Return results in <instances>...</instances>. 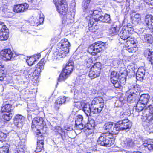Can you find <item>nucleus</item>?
Wrapping results in <instances>:
<instances>
[{
	"label": "nucleus",
	"mask_w": 153,
	"mask_h": 153,
	"mask_svg": "<svg viewBox=\"0 0 153 153\" xmlns=\"http://www.w3.org/2000/svg\"><path fill=\"white\" fill-rule=\"evenodd\" d=\"M70 43L66 39H62L57 44V47L61 50L56 51L53 53V56L56 59L64 58L69 51Z\"/></svg>",
	"instance_id": "7ed1b4c3"
},
{
	"label": "nucleus",
	"mask_w": 153,
	"mask_h": 153,
	"mask_svg": "<svg viewBox=\"0 0 153 153\" xmlns=\"http://www.w3.org/2000/svg\"><path fill=\"white\" fill-rule=\"evenodd\" d=\"M101 64L100 62H97L95 63L94 65L91 67V68L93 69L96 71H99L100 73L101 69Z\"/></svg>",
	"instance_id": "e433bc0d"
},
{
	"label": "nucleus",
	"mask_w": 153,
	"mask_h": 153,
	"mask_svg": "<svg viewBox=\"0 0 153 153\" xmlns=\"http://www.w3.org/2000/svg\"><path fill=\"white\" fill-rule=\"evenodd\" d=\"M137 43V40L133 38L127 41L125 45V48L129 52H135L137 49V45H136Z\"/></svg>",
	"instance_id": "9d476101"
},
{
	"label": "nucleus",
	"mask_w": 153,
	"mask_h": 153,
	"mask_svg": "<svg viewBox=\"0 0 153 153\" xmlns=\"http://www.w3.org/2000/svg\"><path fill=\"white\" fill-rule=\"evenodd\" d=\"M6 79V76L5 74H0V81H3Z\"/></svg>",
	"instance_id": "bf43d9fd"
},
{
	"label": "nucleus",
	"mask_w": 153,
	"mask_h": 153,
	"mask_svg": "<svg viewBox=\"0 0 153 153\" xmlns=\"http://www.w3.org/2000/svg\"><path fill=\"white\" fill-rule=\"evenodd\" d=\"M44 148V142L43 138L42 137V139L40 140L39 138L38 139V141L37 142V146L35 152H39L43 149Z\"/></svg>",
	"instance_id": "393cba45"
},
{
	"label": "nucleus",
	"mask_w": 153,
	"mask_h": 153,
	"mask_svg": "<svg viewBox=\"0 0 153 153\" xmlns=\"http://www.w3.org/2000/svg\"><path fill=\"white\" fill-rule=\"evenodd\" d=\"M51 126L52 130H53L56 134H59L61 136V138L63 139V136L65 135L63 130L59 126L53 127L52 125Z\"/></svg>",
	"instance_id": "b1692460"
},
{
	"label": "nucleus",
	"mask_w": 153,
	"mask_h": 153,
	"mask_svg": "<svg viewBox=\"0 0 153 153\" xmlns=\"http://www.w3.org/2000/svg\"><path fill=\"white\" fill-rule=\"evenodd\" d=\"M133 29L132 27L128 26L123 27L119 33V35L121 38L123 39H131L132 38L130 37L133 33Z\"/></svg>",
	"instance_id": "6e6552de"
},
{
	"label": "nucleus",
	"mask_w": 153,
	"mask_h": 153,
	"mask_svg": "<svg viewBox=\"0 0 153 153\" xmlns=\"http://www.w3.org/2000/svg\"><path fill=\"white\" fill-rule=\"evenodd\" d=\"M89 22L88 24V27H89V30L91 32H94L96 30L94 28V26L93 25V22L91 21V20H89Z\"/></svg>",
	"instance_id": "37998d69"
},
{
	"label": "nucleus",
	"mask_w": 153,
	"mask_h": 153,
	"mask_svg": "<svg viewBox=\"0 0 153 153\" xmlns=\"http://www.w3.org/2000/svg\"><path fill=\"white\" fill-rule=\"evenodd\" d=\"M66 102V97L64 96H62L59 97L56 100L55 104V106L56 109L57 110L59 109V107L62 104H64Z\"/></svg>",
	"instance_id": "6ab92c4d"
},
{
	"label": "nucleus",
	"mask_w": 153,
	"mask_h": 153,
	"mask_svg": "<svg viewBox=\"0 0 153 153\" xmlns=\"http://www.w3.org/2000/svg\"><path fill=\"white\" fill-rule=\"evenodd\" d=\"M126 75L123 73H121V75L119 76L118 81L119 80V82L121 85V87L122 84L124 85L125 83L126 80Z\"/></svg>",
	"instance_id": "2f4dec72"
},
{
	"label": "nucleus",
	"mask_w": 153,
	"mask_h": 153,
	"mask_svg": "<svg viewBox=\"0 0 153 153\" xmlns=\"http://www.w3.org/2000/svg\"><path fill=\"white\" fill-rule=\"evenodd\" d=\"M142 112V116L144 117L146 120L143 122V125L146 131L149 132L153 131V106L151 105H146Z\"/></svg>",
	"instance_id": "f03ea898"
},
{
	"label": "nucleus",
	"mask_w": 153,
	"mask_h": 153,
	"mask_svg": "<svg viewBox=\"0 0 153 153\" xmlns=\"http://www.w3.org/2000/svg\"><path fill=\"white\" fill-rule=\"evenodd\" d=\"M152 36L149 34L145 35L144 36V42H151L152 40Z\"/></svg>",
	"instance_id": "c03bdc74"
},
{
	"label": "nucleus",
	"mask_w": 153,
	"mask_h": 153,
	"mask_svg": "<svg viewBox=\"0 0 153 153\" xmlns=\"http://www.w3.org/2000/svg\"><path fill=\"white\" fill-rule=\"evenodd\" d=\"M104 15L101 9L96 10L93 12L92 17L93 19L95 21H100L101 17Z\"/></svg>",
	"instance_id": "f3484780"
},
{
	"label": "nucleus",
	"mask_w": 153,
	"mask_h": 153,
	"mask_svg": "<svg viewBox=\"0 0 153 153\" xmlns=\"http://www.w3.org/2000/svg\"><path fill=\"white\" fill-rule=\"evenodd\" d=\"M114 124L113 123L111 122L107 123L104 126V129L109 133H111Z\"/></svg>",
	"instance_id": "72a5a7b5"
},
{
	"label": "nucleus",
	"mask_w": 153,
	"mask_h": 153,
	"mask_svg": "<svg viewBox=\"0 0 153 153\" xmlns=\"http://www.w3.org/2000/svg\"><path fill=\"white\" fill-rule=\"evenodd\" d=\"M13 107L10 104H6L4 106L2 107L1 111L4 112L12 113L13 111Z\"/></svg>",
	"instance_id": "7c9ffc66"
},
{
	"label": "nucleus",
	"mask_w": 153,
	"mask_h": 153,
	"mask_svg": "<svg viewBox=\"0 0 153 153\" xmlns=\"http://www.w3.org/2000/svg\"><path fill=\"white\" fill-rule=\"evenodd\" d=\"M118 121L121 128V130L122 131L129 130L131 127L132 123L128 119H124Z\"/></svg>",
	"instance_id": "4468645a"
},
{
	"label": "nucleus",
	"mask_w": 153,
	"mask_h": 153,
	"mask_svg": "<svg viewBox=\"0 0 153 153\" xmlns=\"http://www.w3.org/2000/svg\"><path fill=\"white\" fill-rule=\"evenodd\" d=\"M83 117L82 115H79L76 117V120L75 121V125H79L80 124H82L83 123Z\"/></svg>",
	"instance_id": "4c0bfd02"
},
{
	"label": "nucleus",
	"mask_w": 153,
	"mask_h": 153,
	"mask_svg": "<svg viewBox=\"0 0 153 153\" xmlns=\"http://www.w3.org/2000/svg\"><path fill=\"white\" fill-rule=\"evenodd\" d=\"M22 119H24V117L23 116L21 115L18 114L15 116L14 121H16V120H19Z\"/></svg>",
	"instance_id": "864d4df0"
},
{
	"label": "nucleus",
	"mask_w": 153,
	"mask_h": 153,
	"mask_svg": "<svg viewBox=\"0 0 153 153\" xmlns=\"http://www.w3.org/2000/svg\"><path fill=\"white\" fill-rule=\"evenodd\" d=\"M139 93L134 91L128 95L127 97V101L131 103L137 102L139 99Z\"/></svg>",
	"instance_id": "dca6fc26"
},
{
	"label": "nucleus",
	"mask_w": 153,
	"mask_h": 153,
	"mask_svg": "<svg viewBox=\"0 0 153 153\" xmlns=\"http://www.w3.org/2000/svg\"><path fill=\"white\" fill-rule=\"evenodd\" d=\"M74 13L72 14L71 13H69L68 14L66 13L65 16H66L67 17L70 19V20H71L72 22H73L74 16Z\"/></svg>",
	"instance_id": "8fccbe9b"
},
{
	"label": "nucleus",
	"mask_w": 153,
	"mask_h": 153,
	"mask_svg": "<svg viewBox=\"0 0 153 153\" xmlns=\"http://www.w3.org/2000/svg\"><path fill=\"white\" fill-rule=\"evenodd\" d=\"M13 115L12 113L4 112L1 117V119H3L4 120L6 121H9L12 118Z\"/></svg>",
	"instance_id": "473e14b6"
},
{
	"label": "nucleus",
	"mask_w": 153,
	"mask_h": 153,
	"mask_svg": "<svg viewBox=\"0 0 153 153\" xmlns=\"http://www.w3.org/2000/svg\"><path fill=\"white\" fill-rule=\"evenodd\" d=\"M5 69V68L4 66H0V74H4L6 71Z\"/></svg>",
	"instance_id": "4d7b16f0"
},
{
	"label": "nucleus",
	"mask_w": 153,
	"mask_h": 153,
	"mask_svg": "<svg viewBox=\"0 0 153 153\" xmlns=\"http://www.w3.org/2000/svg\"><path fill=\"white\" fill-rule=\"evenodd\" d=\"M142 146L147 148L149 150H151L153 149V140L149 139L146 141V142L143 143Z\"/></svg>",
	"instance_id": "c85d7f7f"
},
{
	"label": "nucleus",
	"mask_w": 153,
	"mask_h": 153,
	"mask_svg": "<svg viewBox=\"0 0 153 153\" xmlns=\"http://www.w3.org/2000/svg\"><path fill=\"white\" fill-rule=\"evenodd\" d=\"M118 121L116 124L113 125L112 128L111 132L113 134H118L119 132L121 130L120 125Z\"/></svg>",
	"instance_id": "bb28decb"
},
{
	"label": "nucleus",
	"mask_w": 153,
	"mask_h": 153,
	"mask_svg": "<svg viewBox=\"0 0 153 153\" xmlns=\"http://www.w3.org/2000/svg\"><path fill=\"white\" fill-rule=\"evenodd\" d=\"M128 68L129 71V72H131L133 76L135 74L136 72L138 71L136 65L133 63L129 65L128 66Z\"/></svg>",
	"instance_id": "c756f323"
},
{
	"label": "nucleus",
	"mask_w": 153,
	"mask_h": 153,
	"mask_svg": "<svg viewBox=\"0 0 153 153\" xmlns=\"http://www.w3.org/2000/svg\"><path fill=\"white\" fill-rule=\"evenodd\" d=\"M7 28L4 23L0 21V31L2 29H5Z\"/></svg>",
	"instance_id": "6e6d98bb"
},
{
	"label": "nucleus",
	"mask_w": 153,
	"mask_h": 153,
	"mask_svg": "<svg viewBox=\"0 0 153 153\" xmlns=\"http://www.w3.org/2000/svg\"><path fill=\"white\" fill-rule=\"evenodd\" d=\"M120 75L115 71H112L111 74V81L114 86L116 88H120L121 85L118 81Z\"/></svg>",
	"instance_id": "f8f14e48"
},
{
	"label": "nucleus",
	"mask_w": 153,
	"mask_h": 153,
	"mask_svg": "<svg viewBox=\"0 0 153 153\" xmlns=\"http://www.w3.org/2000/svg\"><path fill=\"white\" fill-rule=\"evenodd\" d=\"M145 1L149 5L153 6V0H145Z\"/></svg>",
	"instance_id": "052dcab7"
},
{
	"label": "nucleus",
	"mask_w": 153,
	"mask_h": 153,
	"mask_svg": "<svg viewBox=\"0 0 153 153\" xmlns=\"http://www.w3.org/2000/svg\"><path fill=\"white\" fill-rule=\"evenodd\" d=\"M80 58L84 65L89 64L87 66H89V65H91V64L92 63V59L86 55H83L82 56H80Z\"/></svg>",
	"instance_id": "a878e982"
},
{
	"label": "nucleus",
	"mask_w": 153,
	"mask_h": 153,
	"mask_svg": "<svg viewBox=\"0 0 153 153\" xmlns=\"http://www.w3.org/2000/svg\"><path fill=\"white\" fill-rule=\"evenodd\" d=\"M93 25L95 26H94V29L96 31L97 30L99 29L100 27V26L99 25H97V24H96V23H94V22L93 23Z\"/></svg>",
	"instance_id": "e2e57ef3"
},
{
	"label": "nucleus",
	"mask_w": 153,
	"mask_h": 153,
	"mask_svg": "<svg viewBox=\"0 0 153 153\" xmlns=\"http://www.w3.org/2000/svg\"><path fill=\"white\" fill-rule=\"evenodd\" d=\"M9 145L3 146L0 148V153H9Z\"/></svg>",
	"instance_id": "a19ab883"
},
{
	"label": "nucleus",
	"mask_w": 153,
	"mask_h": 153,
	"mask_svg": "<svg viewBox=\"0 0 153 153\" xmlns=\"http://www.w3.org/2000/svg\"><path fill=\"white\" fill-rule=\"evenodd\" d=\"M36 60L34 59L30 58L28 60V64L29 65H32L34 64Z\"/></svg>",
	"instance_id": "603ef678"
},
{
	"label": "nucleus",
	"mask_w": 153,
	"mask_h": 153,
	"mask_svg": "<svg viewBox=\"0 0 153 153\" xmlns=\"http://www.w3.org/2000/svg\"><path fill=\"white\" fill-rule=\"evenodd\" d=\"M44 59H42L36 66L35 69L31 67L27 68L26 70L27 73L28 79H29L32 81H34V79H37L41 71V70L44 68Z\"/></svg>",
	"instance_id": "20e7f679"
},
{
	"label": "nucleus",
	"mask_w": 153,
	"mask_h": 153,
	"mask_svg": "<svg viewBox=\"0 0 153 153\" xmlns=\"http://www.w3.org/2000/svg\"><path fill=\"white\" fill-rule=\"evenodd\" d=\"M150 96L148 94H143L141 95L135 108V111L138 112H140L146 105Z\"/></svg>",
	"instance_id": "423d86ee"
},
{
	"label": "nucleus",
	"mask_w": 153,
	"mask_h": 153,
	"mask_svg": "<svg viewBox=\"0 0 153 153\" xmlns=\"http://www.w3.org/2000/svg\"><path fill=\"white\" fill-rule=\"evenodd\" d=\"M87 129L89 130L93 128L95 126L94 121V120H91L87 123Z\"/></svg>",
	"instance_id": "ea45409f"
},
{
	"label": "nucleus",
	"mask_w": 153,
	"mask_h": 153,
	"mask_svg": "<svg viewBox=\"0 0 153 153\" xmlns=\"http://www.w3.org/2000/svg\"><path fill=\"white\" fill-rule=\"evenodd\" d=\"M64 128L65 130L68 131H71L73 130L72 128L71 127L68 126H65Z\"/></svg>",
	"instance_id": "680f3d73"
},
{
	"label": "nucleus",
	"mask_w": 153,
	"mask_h": 153,
	"mask_svg": "<svg viewBox=\"0 0 153 153\" xmlns=\"http://www.w3.org/2000/svg\"><path fill=\"white\" fill-rule=\"evenodd\" d=\"M42 137L44 139V137H43V136L42 135H41V137H38V138H37V139L38 140V139L39 138L40 140H41L42 139Z\"/></svg>",
	"instance_id": "774afa93"
},
{
	"label": "nucleus",
	"mask_w": 153,
	"mask_h": 153,
	"mask_svg": "<svg viewBox=\"0 0 153 153\" xmlns=\"http://www.w3.org/2000/svg\"><path fill=\"white\" fill-rule=\"evenodd\" d=\"M85 125L83 124V123L82 124H80L79 125H76L75 124V127L76 129L78 130H81L83 129L85 127Z\"/></svg>",
	"instance_id": "3c124183"
},
{
	"label": "nucleus",
	"mask_w": 153,
	"mask_h": 153,
	"mask_svg": "<svg viewBox=\"0 0 153 153\" xmlns=\"http://www.w3.org/2000/svg\"><path fill=\"white\" fill-rule=\"evenodd\" d=\"M43 123L42 118L40 117H35L32 120L31 127L32 128L36 127V126H41Z\"/></svg>",
	"instance_id": "5701e85b"
},
{
	"label": "nucleus",
	"mask_w": 153,
	"mask_h": 153,
	"mask_svg": "<svg viewBox=\"0 0 153 153\" xmlns=\"http://www.w3.org/2000/svg\"><path fill=\"white\" fill-rule=\"evenodd\" d=\"M125 115L124 113L123 112H120V114L119 117L120 118H123Z\"/></svg>",
	"instance_id": "69168bd1"
},
{
	"label": "nucleus",
	"mask_w": 153,
	"mask_h": 153,
	"mask_svg": "<svg viewBox=\"0 0 153 153\" xmlns=\"http://www.w3.org/2000/svg\"><path fill=\"white\" fill-rule=\"evenodd\" d=\"M24 119L14 121L15 125L18 127H21L23 126Z\"/></svg>",
	"instance_id": "58836bf2"
},
{
	"label": "nucleus",
	"mask_w": 153,
	"mask_h": 153,
	"mask_svg": "<svg viewBox=\"0 0 153 153\" xmlns=\"http://www.w3.org/2000/svg\"><path fill=\"white\" fill-rule=\"evenodd\" d=\"M28 5L26 3L15 5L13 8L14 11L18 13L23 12L27 10Z\"/></svg>",
	"instance_id": "2eb2a0df"
},
{
	"label": "nucleus",
	"mask_w": 153,
	"mask_h": 153,
	"mask_svg": "<svg viewBox=\"0 0 153 153\" xmlns=\"http://www.w3.org/2000/svg\"><path fill=\"white\" fill-rule=\"evenodd\" d=\"M123 146L126 147H133L135 145L134 141L131 138H128L121 143Z\"/></svg>",
	"instance_id": "aec40b11"
},
{
	"label": "nucleus",
	"mask_w": 153,
	"mask_h": 153,
	"mask_svg": "<svg viewBox=\"0 0 153 153\" xmlns=\"http://www.w3.org/2000/svg\"><path fill=\"white\" fill-rule=\"evenodd\" d=\"M1 56L4 60H10L14 57L16 54L10 49H6L1 52Z\"/></svg>",
	"instance_id": "9b49d317"
},
{
	"label": "nucleus",
	"mask_w": 153,
	"mask_h": 153,
	"mask_svg": "<svg viewBox=\"0 0 153 153\" xmlns=\"http://www.w3.org/2000/svg\"><path fill=\"white\" fill-rule=\"evenodd\" d=\"M100 21L103 22H106L108 23H110L111 20L109 15L107 14H104L102 17H101Z\"/></svg>",
	"instance_id": "f704fd0d"
},
{
	"label": "nucleus",
	"mask_w": 153,
	"mask_h": 153,
	"mask_svg": "<svg viewBox=\"0 0 153 153\" xmlns=\"http://www.w3.org/2000/svg\"><path fill=\"white\" fill-rule=\"evenodd\" d=\"M73 22L66 16H64L62 17V23L65 25L71 23Z\"/></svg>",
	"instance_id": "a18cd8bd"
},
{
	"label": "nucleus",
	"mask_w": 153,
	"mask_h": 153,
	"mask_svg": "<svg viewBox=\"0 0 153 153\" xmlns=\"http://www.w3.org/2000/svg\"><path fill=\"white\" fill-rule=\"evenodd\" d=\"M141 20L140 15L139 13L135 14L133 17L132 21L135 24H139Z\"/></svg>",
	"instance_id": "c9c22d12"
},
{
	"label": "nucleus",
	"mask_w": 153,
	"mask_h": 153,
	"mask_svg": "<svg viewBox=\"0 0 153 153\" xmlns=\"http://www.w3.org/2000/svg\"><path fill=\"white\" fill-rule=\"evenodd\" d=\"M57 11L61 15L65 16L68 11V6L66 4H62V5H57L56 7Z\"/></svg>",
	"instance_id": "a211bd4d"
},
{
	"label": "nucleus",
	"mask_w": 153,
	"mask_h": 153,
	"mask_svg": "<svg viewBox=\"0 0 153 153\" xmlns=\"http://www.w3.org/2000/svg\"><path fill=\"white\" fill-rule=\"evenodd\" d=\"M27 1L29 3V4H31V5L32 4H35L34 0H27Z\"/></svg>",
	"instance_id": "0e129e2a"
},
{
	"label": "nucleus",
	"mask_w": 153,
	"mask_h": 153,
	"mask_svg": "<svg viewBox=\"0 0 153 153\" xmlns=\"http://www.w3.org/2000/svg\"><path fill=\"white\" fill-rule=\"evenodd\" d=\"M25 143H24L21 142L19 143V144L18 145V147L17 148H21L24 150L25 149Z\"/></svg>",
	"instance_id": "5fc2aeb1"
},
{
	"label": "nucleus",
	"mask_w": 153,
	"mask_h": 153,
	"mask_svg": "<svg viewBox=\"0 0 153 153\" xmlns=\"http://www.w3.org/2000/svg\"><path fill=\"white\" fill-rule=\"evenodd\" d=\"M136 74L137 79L140 81L142 80L145 75V70L143 68H138Z\"/></svg>",
	"instance_id": "4be33fe9"
},
{
	"label": "nucleus",
	"mask_w": 153,
	"mask_h": 153,
	"mask_svg": "<svg viewBox=\"0 0 153 153\" xmlns=\"http://www.w3.org/2000/svg\"><path fill=\"white\" fill-rule=\"evenodd\" d=\"M104 105V101L101 97L95 98L91 102V105L88 103L84 104L83 110L87 116L91 114H98L102 111Z\"/></svg>",
	"instance_id": "f257e3e1"
},
{
	"label": "nucleus",
	"mask_w": 153,
	"mask_h": 153,
	"mask_svg": "<svg viewBox=\"0 0 153 153\" xmlns=\"http://www.w3.org/2000/svg\"><path fill=\"white\" fill-rule=\"evenodd\" d=\"M143 24L150 29L153 30V17L150 15L146 16Z\"/></svg>",
	"instance_id": "ddd939ff"
},
{
	"label": "nucleus",
	"mask_w": 153,
	"mask_h": 153,
	"mask_svg": "<svg viewBox=\"0 0 153 153\" xmlns=\"http://www.w3.org/2000/svg\"><path fill=\"white\" fill-rule=\"evenodd\" d=\"M9 34V30L7 28L2 29L0 31V40H7L8 38Z\"/></svg>",
	"instance_id": "412c9836"
},
{
	"label": "nucleus",
	"mask_w": 153,
	"mask_h": 153,
	"mask_svg": "<svg viewBox=\"0 0 153 153\" xmlns=\"http://www.w3.org/2000/svg\"><path fill=\"white\" fill-rule=\"evenodd\" d=\"M73 62L71 60L68 62L65 68L63 69L60 74L58 79V81L60 82L66 79L68 77V75L71 73L73 69Z\"/></svg>",
	"instance_id": "39448f33"
},
{
	"label": "nucleus",
	"mask_w": 153,
	"mask_h": 153,
	"mask_svg": "<svg viewBox=\"0 0 153 153\" xmlns=\"http://www.w3.org/2000/svg\"><path fill=\"white\" fill-rule=\"evenodd\" d=\"M104 43L101 42H97L90 46L88 48V51L89 53H93L96 54L104 49Z\"/></svg>",
	"instance_id": "1a4fd4ad"
},
{
	"label": "nucleus",
	"mask_w": 153,
	"mask_h": 153,
	"mask_svg": "<svg viewBox=\"0 0 153 153\" xmlns=\"http://www.w3.org/2000/svg\"><path fill=\"white\" fill-rule=\"evenodd\" d=\"M118 27L116 25H113L111 26L110 32L111 33L117 34L118 32Z\"/></svg>",
	"instance_id": "79ce46f5"
},
{
	"label": "nucleus",
	"mask_w": 153,
	"mask_h": 153,
	"mask_svg": "<svg viewBox=\"0 0 153 153\" xmlns=\"http://www.w3.org/2000/svg\"><path fill=\"white\" fill-rule=\"evenodd\" d=\"M15 153H24V150L21 148H16Z\"/></svg>",
	"instance_id": "13d9d810"
},
{
	"label": "nucleus",
	"mask_w": 153,
	"mask_h": 153,
	"mask_svg": "<svg viewBox=\"0 0 153 153\" xmlns=\"http://www.w3.org/2000/svg\"><path fill=\"white\" fill-rule=\"evenodd\" d=\"M98 145L106 147L111 146L114 143L113 138H110L103 134L100 136L97 140Z\"/></svg>",
	"instance_id": "0eeeda50"
},
{
	"label": "nucleus",
	"mask_w": 153,
	"mask_h": 153,
	"mask_svg": "<svg viewBox=\"0 0 153 153\" xmlns=\"http://www.w3.org/2000/svg\"><path fill=\"white\" fill-rule=\"evenodd\" d=\"M65 0H54L53 1L56 7L57 5H62V4H65L63 1Z\"/></svg>",
	"instance_id": "09e8293b"
},
{
	"label": "nucleus",
	"mask_w": 153,
	"mask_h": 153,
	"mask_svg": "<svg viewBox=\"0 0 153 153\" xmlns=\"http://www.w3.org/2000/svg\"><path fill=\"white\" fill-rule=\"evenodd\" d=\"M100 73L96 70L91 68L89 72V76L91 79H94L99 76Z\"/></svg>",
	"instance_id": "cd10ccee"
},
{
	"label": "nucleus",
	"mask_w": 153,
	"mask_h": 153,
	"mask_svg": "<svg viewBox=\"0 0 153 153\" xmlns=\"http://www.w3.org/2000/svg\"><path fill=\"white\" fill-rule=\"evenodd\" d=\"M7 135L1 131H0V141L3 142L5 140Z\"/></svg>",
	"instance_id": "de8ad7c7"
},
{
	"label": "nucleus",
	"mask_w": 153,
	"mask_h": 153,
	"mask_svg": "<svg viewBox=\"0 0 153 153\" xmlns=\"http://www.w3.org/2000/svg\"><path fill=\"white\" fill-rule=\"evenodd\" d=\"M58 37H55L54 38H52L51 39V40L53 42H56L58 41Z\"/></svg>",
	"instance_id": "338daca9"
},
{
	"label": "nucleus",
	"mask_w": 153,
	"mask_h": 153,
	"mask_svg": "<svg viewBox=\"0 0 153 153\" xmlns=\"http://www.w3.org/2000/svg\"><path fill=\"white\" fill-rule=\"evenodd\" d=\"M91 0H84L82 3V5L84 9L86 10L88 7Z\"/></svg>",
	"instance_id": "49530a36"
}]
</instances>
